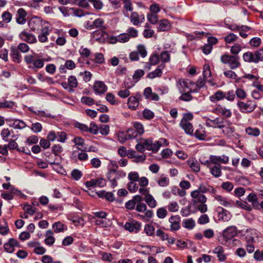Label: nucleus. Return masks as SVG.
Here are the masks:
<instances>
[{
  "label": "nucleus",
  "mask_w": 263,
  "mask_h": 263,
  "mask_svg": "<svg viewBox=\"0 0 263 263\" xmlns=\"http://www.w3.org/2000/svg\"><path fill=\"white\" fill-rule=\"evenodd\" d=\"M205 165L207 166L210 170L211 174L216 178H218L221 176V165H214L213 163L206 161Z\"/></svg>",
  "instance_id": "obj_13"
},
{
  "label": "nucleus",
  "mask_w": 263,
  "mask_h": 263,
  "mask_svg": "<svg viewBox=\"0 0 263 263\" xmlns=\"http://www.w3.org/2000/svg\"><path fill=\"white\" fill-rule=\"evenodd\" d=\"M225 121L223 119L216 118L214 119H208L206 121V125L209 127L221 129L223 127Z\"/></svg>",
  "instance_id": "obj_14"
},
{
  "label": "nucleus",
  "mask_w": 263,
  "mask_h": 263,
  "mask_svg": "<svg viewBox=\"0 0 263 263\" xmlns=\"http://www.w3.org/2000/svg\"><path fill=\"white\" fill-rule=\"evenodd\" d=\"M125 33L128 35L129 40H130L131 37L134 38L138 36V30L133 27H129Z\"/></svg>",
  "instance_id": "obj_62"
},
{
  "label": "nucleus",
  "mask_w": 263,
  "mask_h": 263,
  "mask_svg": "<svg viewBox=\"0 0 263 263\" xmlns=\"http://www.w3.org/2000/svg\"><path fill=\"white\" fill-rule=\"evenodd\" d=\"M19 37L23 41L29 44H34L37 42L35 36L27 30L22 31L19 34Z\"/></svg>",
  "instance_id": "obj_10"
},
{
  "label": "nucleus",
  "mask_w": 263,
  "mask_h": 263,
  "mask_svg": "<svg viewBox=\"0 0 263 263\" xmlns=\"http://www.w3.org/2000/svg\"><path fill=\"white\" fill-rule=\"evenodd\" d=\"M125 87L124 89H121L118 92V95L121 98L125 99L127 98L130 95L129 89L134 86V84L130 85H128V83L126 81L124 82Z\"/></svg>",
  "instance_id": "obj_26"
},
{
  "label": "nucleus",
  "mask_w": 263,
  "mask_h": 263,
  "mask_svg": "<svg viewBox=\"0 0 263 263\" xmlns=\"http://www.w3.org/2000/svg\"><path fill=\"white\" fill-rule=\"evenodd\" d=\"M145 201L147 203L148 205L152 208H155L157 205L156 201L151 194L145 197Z\"/></svg>",
  "instance_id": "obj_51"
},
{
  "label": "nucleus",
  "mask_w": 263,
  "mask_h": 263,
  "mask_svg": "<svg viewBox=\"0 0 263 263\" xmlns=\"http://www.w3.org/2000/svg\"><path fill=\"white\" fill-rule=\"evenodd\" d=\"M214 198L219 203V204L226 208L232 207L233 205V202L228 200L226 198L223 197L221 195H215L214 196Z\"/></svg>",
  "instance_id": "obj_27"
},
{
  "label": "nucleus",
  "mask_w": 263,
  "mask_h": 263,
  "mask_svg": "<svg viewBox=\"0 0 263 263\" xmlns=\"http://www.w3.org/2000/svg\"><path fill=\"white\" fill-rule=\"evenodd\" d=\"M168 144V142L166 139L160 138L158 141H155L154 143H152V151L157 152L159 151L161 146H167Z\"/></svg>",
  "instance_id": "obj_24"
},
{
  "label": "nucleus",
  "mask_w": 263,
  "mask_h": 263,
  "mask_svg": "<svg viewBox=\"0 0 263 263\" xmlns=\"http://www.w3.org/2000/svg\"><path fill=\"white\" fill-rule=\"evenodd\" d=\"M167 208L171 212H177L179 209V205L176 201H172L168 203Z\"/></svg>",
  "instance_id": "obj_55"
},
{
  "label": "nucleus",
  "mask_w": 263,
  "mask_h": 263,
  "mask_svg": "<svg viewBox=\"0 0 263 263\" xmlns=\"http://www.w3.org/2000/svg\"><path fill=\"white\" fill-rule=\"evenodd\" d=\"M144 231L148 236H152L155 232V228L151 224H147L144 226Z\"/></svg>",
  "instance_id": "obj_63"
},
{
  "label": "nucleus",
  "mask_w": 263,
  "mask_h": 263,
  "mask_svg": "<svg viewBox=\"0 0 263 263\" xmlns=\"http://www.w3.org/2000/svg\"><path fill=\"white\" fill-rule=\"evenodd\" d=\"M68 82L70 87V92L73 91V88H76L78 85V82L76 77L71 76L68 79Z\"/></svg>",
  "instance_id": "obj_50"
},
{
  "label": "nucleus",
  "mask_w": 263,
  "mask_h": 263,
  "mask_svg": "<svg viewBox=\"0 0 263 263\" xmlns=\"http://www.w3.org/2000/svg\"><path fill=\"white\" fill-rule=\"evenodd\" d=\"M215 110L216 114L220 115L226 118H229L232 116L231 110L221 105H218Z\"/></svg>",
  "instance_id": "obj_22"
},
{
  "label": "nucleus",
  "mask_w": 263,
  "mask_h": 263,
  "mask_svg": "<svg viewBox=\"0 0 263 263\" xmlns=\"http://www.w3.org/2000/svg\"><path fill=\"white\" fill-rule=\"evenodd\" d=\"M34 55L28 54L24 57V61L27 64L29 65L28 68L36 70L42 68L44 65V61L42 59H36Z\"/></svg>",
  "instance_id": "obj_5"
},
{
  "label": "nucleus",
  "mask_w": 263,
  "mask_h": 263,
  "mask_svg": "<svg viewBox=\"0 0 263 263\" xmlns=\"http://www.w3.org/2000/svg\"><path fill=\"white\" fill-rule=\"evenodd\" d=\"M246 132L249 135L257 137L260 134V130L258 128L249 127L246 129Z\"/></svg>",
  "instance_id": "obj_54"
},
{
  "label": "nucleus",
  "mask_w": 263,
  "mask_h": 263,
  "mask_svg": "<svg viewBox=\"0 0 263 263\" xmlns=\"http://www.w3.org/2000/svg\"><path fill=\"white\" fill-rule=\"evenodd\" d=\"M136 51L138 52L139 56L140 55L142 58H144L147 56V52L146 47L143 45H138L137 46V49Z\"/></svg>",
  "instance_id": "obj_49"
},
{
  "label": "nucleus",
  "mask_w": 263,
  "mask_h": 263,
  "mask_svg": "<svg viewBox=\"0 0 263 263\" xmlns=\"http://www.w3.org/2000/svg\"><path fill=\"white\" fill-rule=\"evenodd\" d=\"M237 234V229L235 226H230L224 230L222 232V238L221 243L226 245L229 241L233 238Z\"/></svg>",
  "instance_id": "obj_6"
},
{
  "label": "nucleus",
  "mask_w": 263,
  "mask_h": 263,
  "mask_svg": "<svg viewBox=\"0 0 263 263\" xmlns=\"http://www.w3.org/2000/svg\"><path fill=\"white\" fill-rule=\"evenodd\" d=\"M93 90L97 94H103L107 90V86L102 81H97L94 83Z\"/></svg>",
  "instance_id": "obj_23"
},
{
  "label": "nucleus",
  "mask_w": 263,
  "mask_h": 263,
  "mask_svg": "<svg viewBox=\"0 0 263 263\" xmlns=\"http://www.w3.org/2000/svg\"><path fill=\"white\" fill-rule=\"evenodd\" d=\"M182 226L184 228L191 230L195 226V222L192 218L184 219L182 222Z\"/></svg>",
  "instance_id": "obj_47"
},
{
  "label": "nucleus",
  "mask_w": 263,
  "mask_h": 263,
  "mask_svg": "<svg viewBox=\"0 0 263 263\" xmlns=\"http://www.w3.org/2000/svg\"><path fill=\"white\" fill-rule=\"evenodd\" d=\"M237 104L239 110L243 113L251 112L256 107V104L251 100H248L247 102L238 101Z\"/></svg>",
  "instance_id": "obj_8"
},
{
  "label": "nucleus",
  "mask_w": 263,
  "mask_h": 263,
  "mask_svg": "<svg viewBox=\"0 0 263 263\" xmlns=\"http://www.w3.org/2000/svg\"><path fill=\"white\" fill-rule=\"evenodd\" d=\"M81 102L82 103L88 106H91L95 104L94 99L89 97H82L81 99Z\"/></svg>",
  "instance_id": "obj_60"
},
{
  "label": "nucleus",
  "mask_w": 263,
  "mask_h": 263,
  "mask_svg": "<svg viewBox=\"0 0 263 263\" xmlns=\"http://www.w3.org/2000/svg\"><path fill=\"white\" fill-rule=\"evenodd\" d=\"M12 126L16 129H23L27 126L26 124L22 120L15 119L13 120Z\"/></svg>",
  "instance_id": "obj_53"
},
{
  "label": "nucleus",
  "mask_w": 263,
  "mask_h": 263,
  "mask_svg": "<svg viewBox=\"0 0 263 263\" xmlns=\"http://www.w3.org/2000/svg\"><path fill=\"white\" fill-rule=\"evenodd\" d=\"M248 201L252 203L253 209L255 210H258V198L256 194L254 193H250L247 197Z\"/></svg>",
  "instance_id": "obj_35"
},
{
  "label": "nucleus",
  "mask_w": 263,
  "mask_h": 263,
  "mask_svg": "<svg viewBox=\"0 0 263 263\" xmlns=\"http://www.w3.org/2000/svg\"><path fill=\"white\" fill-rule=\"evenodd\" d=\"M171 25L168 20L163 19L158 22V31H166L170 29Z\"/></svg>",
  "instance_id": "obj_30"
},
{
  "label": "nucleus",
  "mask_w": 263,
  "mask_h": 263,
  "mask_svg": "<svg viewBox=\"0 0 263 263\" xmlns=\"http://www.w3.org/2000/svg\"><path fill=\"white\" fill-rule=\"evenodd\" d=\"M187 164L195 172H199L200 171V164L196 160L193 159H189L187 160Z\"/></svg>",
  "instance_id": "obj_41"
},
{
  "label": "nucleus",
  "mask_w": 263,
  "mask_h": 263,
  "mask_svg": "<svg viewBox=\"0 0 263 263\" xmlns=\"http://www.w3.org/2000/svg\"><path fill=\"white\" fill-rule=\"evenodd\" d=\"M172 193L175 195H178L180 197H184L186 195V192L183 189H180L177 187H174L172 190Z\"/></svg>",
  "instance_id": "obj_59"
},
{
  "label": "nucleus",
  "mask_w": 263,
  "mask_h": 263,
  "mask_svg": "<svg viewBox=\"0 0 263 263\" xmlns=\"http://www.w3.org/2000/svg\"><path fill=\"white\" fill-rule=\"evenodd\" d=\"M106 184V181L104 179H93L85 182V185L87 188L91 187H103Z\"/></svg>",
  "instance_id": "obj_17"
},
{
  "label": "nucleus",
  "mask_w": 263,
  "mask_h": 263,
  "mask_svg": "<svg viewBox=\"0 0 263 263\" xmlns=\"http://www.w3.org/2000/svg\"><path fill=\"white\" fill-rule=\"evenodd\" d=\"M110 163L114 168L108 169L106 177L110 181L111 186L114 188L118 185L117 181L124 178L126 176V173L123 171L117 170L118 165L115 161H111Z\"/></svg>",
  "instance_id": "obj_2"
},
{
  "label": "nucleus",
  "mask_w": 263,
  "mask_h": 263,
  "mask_svg": "<svg viewBox=\"0 0 263 263\" xmlns=\"http://www.w3.org/2000/svg\"><path fill=\"white\" fill-rule=\"evenodd\" d=\"M28 25L32 31H37L42 26V21L38 17H33L29 21Z\"/></svg>",
  "instance_id": "obj_20"
},
{
  "label": "nucleus",
  "mask_w": 263,
  "mask_h": 263,
  "mask_svg": "<svg viewBox=\"0 0 263 263\" xmlns=\"http://www.w3.org/2000/svg\"><path fill=\"white\" fill-rule=\"evenodd\" d=\"M159 59L160 57L157 53L152 54L149 58V62L146 63L145 67H147L148 69H150L151 66L156 65L159 62Z\"/></svg>",
  "instance_id": "obj_31"
},
{
  "label": "nucleus",
  "mask_w": 263,
  "mask_h": 263,
  "mask_svg": "<svg viewBox=\"0 0 263 263\" xmlns=\"http://www.w3.org/2000/svg\"><path fill=\"white\" fill-rule=\"evenodd\" d=\"M203 76L205 79H208L211 76L210 66L208 64H205L203 67Z\"/></svg>",
  "instance_id": "obj_58"
},
{
  "label": "nucleus",
  "mask_w": 263,
  "mask_h": 263,
  "mask_svg": "<svg viewBox=\"0 0 263 263\" xmlns=\"http://www.w3.org/2000/svg\"><path fill=\"white\" fill-rule=\"evenodd\" d=\"M180 217L179 215L172 216L168 219L171 230L172 231L178 230L180 228Z\"/></svg>",
  "instance_id": "obj_16"
},
{
  "label": "nucleus",
  "mask_w": 263,
  "mask_h": 263,
  "mask_svg": "<svg viewBox=\"0 0 263 263\" xmlns=\"http://www.w3.org/2000/svg\"><path fill=\"white\" fill-rule=\"evenodd\" d=\"M221 129H222L223 134L228 138H231L238 135L235 132V127L231 123H228V125L224 124L223 127Z\"/></svg>",
  "instance_id": "obj_19"
},
{
  "label": "nucleus",
  "mask_w": 263,
  "mask_h": 263,
  "mask_svg": "<svg viewBox=\"0 0 263 263\" xmlns=\"http://www.w3.org/2000/svg\"><path fill=\"white\" fill-rule=\"evenodd\" d=\"M52 227L54 232L56 233L63 232L67 229V226L60 221L54 222Z\"/></svg>",
  "instance_id": "obj_32"
},
{
  "label": "nucleus",
  "mask_w": 263,
  "mask_h": 263,
  "mask_svg": "<svg viewBox=\"0 0 263 263\" xmlns=\"http://www.w3.org/2000/svg\"><path fill=\"white\" fill-rule=\"evenodd\" d=\"M72 141L75 143V146L77 148L81 151H85V149L83 148V145L84 144V140L80 137H75Z\"/></svg>",
  "instance_id": "obj_43"
},
{
  "label": "nucleus",
  "mask_w": 263,
  "mask_h": 263,
  "mask_svg": "<svg viewBox=\"0 0 263 263\" xmlns=\"http://www.w3.org/2000/svg\"><path fill=\"white\" fill-rule=\"evenodd\" d=\"M242 49L241 46L239 44H235L230 49V52L233 55H237Z\"/></svg>",
  "instance_id": "obj_56"
},
{
  "label": "nucleus",
  "mask_w": 263,
  "mask_h": 263,
  "mask_svg": "<svg viewBox=\"0 0 263 263\" xmlns=\"http://www.w3.org/2000/svg\"><path fill=\"white\" fill-rule=\"evenodd\" d=\"M106 100L111 105H117L118 101L116 100L115 96L111 93H107L106 96Z\"/></svg>",
  "instance_id": "obj_61"
},
{
  "label": "nucleus",
  "mask_w": 263,
  "mask_h": 263,
  "mask_svg": "<svg viewBox=\"0 0 263 263\" xmlns=\"http://www.w3.org/2000/svg\"><path fill=\"white\" fill-rule=\"evenodd\" d=\"M164 67V64H160L154 71L148 73V77L150 79H154L156 77H161L162 73V70Z\"/></svg>",
  "instance_id": "obj_36"
},
{
  "label": "nucleus",
  "mask_w": 263,
  "mask_h": 263,
  "mask_svg": "<svg viewBox=\"0 0 263 263\" xmlns=\"http://www.w3.org/2000/svg\"><path fill=\"white\" fill-rule=\"evenodd\" d=\"M192 203L196 210L201 213H205L208 211V206L205 204L207 198L206 196L196 190L191 192Z\"/></svg>",
  "instance_id": "obj_1"
},
{
  "label": "nucleus",
  "mask_w": 263,
  "mask_h": 263,
  "mask_svg": "<svg viewBox=\"0 0 263 263\" xmlns=\"http://www.w3.org/2000/svg\"><path fill=\"white\" fill-rule=\"evenodd\" d=\"M238 55H233L224 53L220 57V61L225 65H228L231 69H236L241 66Z\"/></svg>",
  "instance_id": "obj_3"
},
{
  "label": "nucleus",
  "mask_w": 263,
  "mask_h": 263,
  "mask_svg": "<svg viewBox=\"0 0 263 263\" xmlns=\"http://www.w3.org/2000/svg\"><path fill=\"white\" fill-rule=\"evenodd\" d=\"M224 92L218 90L215 92L213 95H211L209 99L213 103L223 100L224 98Z\"/></svg>",
  "instance_id": "obj_34"
},
{
  "label": "nucleus",
  "mask_w": 263,
  "mask_h": 263,
  "mask_svg": "<svg viewBox=\"0 0 263 263\" xmlns=\"http://www.w3.org/2000/svg\"><path fill=\"white\" fill-rule=\"evenodd\" d=\"M170 52L168 51H163L160 53V58L163 63L162 64H164V63H168L170 61L171 55Z\"/></svg>",
  "instance_id": "obj_52"
},
{
  "label": "nucleus",
  "mask_w": 263,
  "mask_h": 263,
  "mask_svg": "<svg viewBox=\"0 0 263 263\" xmlns=\"http://www.w3.org/2000/svg\"><path fill=\"white\" fill-rule=\"evenodd\" d=\"M20 243L14 238H10L8 241L4 245L5 250L9 253L13 252L15 248H20Z\"/></svg>",
  "instance_id": "obj_15"
},
{
  "label": "nucleus",
  "mask_w": 263,
  "mask_h": 263,
  "mask_svg": "<svg viewBox=\"0 0 263 263\" xmlns=\"http://www.w3.org/2000/svg\"><path fill=\"white\" fill-rule=\"evenodd\" d=\"M157 182L159 186L161 187H165L169 184L170 180L168 177H167L165 175L162 174L157 180Z\"/></svg>",
  "instance_id": "obj_44"
},
{
  "label": "nucleus",
  "mask_w": 263,
  "mask_h": 263,
  "mask_svg": "<svg viewBox=\"0 0 263 263\" xmlns=\"http://www.w3.org/2000/svg\"><path fill=\"white\" fill-rule=\"evenodd\" d=\"M242 58L244 61L246 62L256 63L255 57V52H252L248 51L245 52L243 54Z\"/></svg>",
  "instance_id": "obj_37"
},
{
  "label": "nucleus",
  "mask_w": 263,
  "mask_h": 263,
  "mask_svg": "<svg viewBox=\"0 0 263 263\" xmlns=\"http://www.w3.org/2000/svg\"><path fill=\"white\" fill-rule=\"evenodd\" d=\"M27 13L23 8H20L16 14V21L19 24H24L26 23Z\"/></svg>",
  "instance_id": "obj_25"
},
{
  "label": "nucleus",
  "mask_w": 263,
  "mask_h": 263,
  "mask_svg": "<svg viewBox=\"0 0 263 263\" xmlns=\"http://www.w3.org/2000/svg\"><path fill=\"white\" fill-rule=\"evenodd\" d=\"M217 211L218 213V217L220 220H222L224 221H228L231 219V213L223 208L220 206L218 207Z\"/></svg>",
  "instance_id": "obj_21"
},
{
  "label": "nucleus",
  "mask_w": 263,
  "mask_h": 263,
  "mask_svg": "<svg viewBox=\"0 0 263 263\" xmlns=\"http://www.w3.org/2000/svg\"><path fill=\"white\" fill-rule=\"evenodd\" d=\"M213 253L217 255L219 261H223L226 259V256L222 247L217 246L213 250Z\"/></svg>",
  "instance_id": "obj_28"
},
{
  "label": "nucleus",
  "mask_w": 263,
  "mask_h": 263,
  "mask_svg": "<svg viewBox=\"0 0 263 263\" xmlns=\"http://www.w3.org/2000/svg\"><path fill=\"white\" fill-rule=\"evenodd\" d=\"M141 100V95L137 93L135 96H130L127 100L128 107L132 110H136L139 105V102Z\"/></svg>",
  "instance_id": "obj_11"
},
{
  "label": "nucleus",
  "mask_w": 263,
  "mask_h": 263,
  "mask_svg": "<svg viewBox=\"0 0 263 263\" xmlns=\"http://www.w3.org/2000/svg\"><path fill=\"white\" fill-rule=\"evenodd\" d=\"M20 192L17 189L13 186H11V192H5L2 194L1 196L3 198L7 200H10L13 198L14 195H17Z\"/></svg>",
  "instance_id": "obj_33"
},
{
  "label": "nucleus",
  "mask_w": 263,
  "mask_h": 263,
  "mask_svg": "<svg viewBox=\"0 0 263 263\" xmlns=\"http://www.w3.org/2000/svg\"><path fill=\"white\" fill-rule=\"evenodd\" d=\"M52 30V27L50 24L47 23V25L44 26L41 29V32L38 35L39 41L41 43H45L48 41L47 36Z\"/></svg>",
  "instance_id": "obj_12"
},
{
  "label": "nucleus",
  "mask_w": 263,
  "mask_h": 263,
  "mask_svg": "<svg viewBox=\"0 0 263 263\" xmlns=\"http://www.w3.org/2000/svg\"><path fill=\"white\" fill-rule=\"evenodd\" d=\"M238 38V36L233 33H229L224 37L223 39L226 43L231 44L235 42Z\"/></svg>",
  "instance_id": "obj_48"
},
{
  "label": "nucleus",
  "mask_w": 263,
  "mask_h": 263,
  "mask_svg": "<svg viewBox=\"0 0 263 263\" xmlns=\"http://www.w3.org/2000/svg\"><path fill=\"white\" fill-rule=\"evenodd\" d=\"M13 133L12 130H10L8 128H4L1 132V136L5 142L8 141V138Z\"/></svg>",
  "instance_id": "obj_57"
},
{
  "label": "nucleus",
  "mask_w": 263,
  "mask_h": 263,
  "mask_svg": "<svg viewBox=\"0 0 263 263\" xmlns=\"http://www.w3.org/2000/svg\"><path fill=\"white\" fill-rule=\"evenodd\" d=\"M10 55L13 60L17 63H20L21 60V55L18 52V50L15 47L11 48Z\"/></svg>",
  "instance_id": "obj_39"
},
{
  "label": "nucleus",
  "mask_w": 263,
  "mask_h": 263,
  "mask_svg": "<svg viewBox=\"0 0 263 263\" xmlns=\"http://www.w3.org/2000/svg\"><path fill=\"white\" fill-rule=\"evenodd\" d=\"M124 4L123 13L125 16L128 17V14H126L128 11H132L133 9L130 0H123Z\"/></svg>",
  "instance_id": "obj_45"
},
{
  "label": "nucleus",
  "mask_w": 263,
  "mask_h": 263,
  "mask_svg": "<svg viewBox=\"0 0 263 263\" xmlns=\"http://www.w3.org/2000/svg\"><path fill=\"white\" fill-rule=\"evenodd\" d=\"M256 231L254 229H250L247 230L246 236V240L247 243H252L255 240V237L256 236Z\"/></svg>",
  "instance_id": "obj_38"
},
{
  "label": "nucleus",
  "mask_w": 263,
  "mask_h": 263,
  "mask_svg": "<svg viewBox=\"0 0 263 263\" xmlns=\"http://www.w3.org/2000/svg\"><path fill=\"white\" fill-rule=\"evenodd\" d=\"M193 119L192 113H185L180 122V127L184 130L185 133L189 135H193L194 128L193 125L190 122Z\"/></svg>",
  "instance_id": "obj_4"
},
{
  "label": "nucleus",
  "mask_w": 263,
  "mask_h": 263,
  "mask_svg": "<svg viewBox=\"0 0 263 263\" xmlns=\"http://www.w3.org/2000/svg\"><path fill=\"white\" fill-rule=\"evenodd\" d=\"M141 227V223L134 219L129 220L124 226V228L125 230L128 231L130 233L135 234L140 231Z\"/></svg>",
  "instance_id": "obj_7"
},
{
  "label": "nucleus",
  "mask_w": 263,
  "mask_h": 263,
  "mask_svg": "<svg viewBox=\"0 0 263 263\" xmlns=\"http://www.w3.org/2000/svg\"><path fill=\"white\" fill-rule=\"evenodd\" d=\"M207 161L214 165H220L221 163L227 164L229 161V157L225 155L221 156L211 155Z\"/></svg>",
  "instance_id": "obj_9"
},
{
  "label": "nucleus",
  "mask_w": 263,
  "mask_h": 263,
  "mask_svg": "<svg viewBox=\"0 0 263 263\" xmlns=\"http://www.w3.org/2000/svg\"><path fill=\"white\" fill-rule=\"evenodd\" d=\"M195 137L200 140H204L206 139V134L205 129L201 126H199L195 130V133H193Z\"/></svg>",
  "instance_id": "obj_29"
},
{
  "label": "nucleus",
  "mask_w": 263,
  "mask_h": 263,
  "mask_svg": "<svg viewBox=\"0 0 263 263\" xmlns=\"http://www.w3.org/2000/svg\"><path fill=\"white\" fill-rule=\"evenodd\" d=\"M144 20V15L142 14H139L136 12H133L130 16V22L135 26L142 23Z\"/></svg>",
  "instance_id": "obj_18"
},
{
  "label": "nucleus",
  "mask_w": 263,
  "mask_h": 263,
  "mask_svg": "<svg viewBox=\"0 0 263 263\" xmlns=\"http://www.w3.org/2000/svg\"><path fill=\"white\" fill-rule=\"evenodd\" d=\"M251 29V27L248 26L241 25L240 28L238 31L240 36L243 39L247 38L250 34Z\"/></svg>",
  "instance_id": "obj_42"
},
{
  "label": "nucleus",
  "mask_w": 263,
  "mask_h": 263,
  "mask_svg": "<svg viewBox=\"0 0 263 263\" xmlns=\"http://www.w3.org/2000/svg\"><path fill=\"white\" fill-rule=\"evenodd\" d=\"M253 257L257 261H263V251L257 250L254 253Z\"/></svg>",
  "instance_id": "obj_64"
},
{
  "label": "nucleus",
  "mask_w": 263,
  "mask_h": 263,
  "mask_svg": "<svg viewBox=\"0 0 263 263\" xmlns=\"http://www.w3.org/2000/svg\"><path fill=\"white\" fill-rule=\"evenodd\" d=\"M46 238L45 243L48 246L53 245L55 242V238L53 236V232L51 230H48L45 234Z\"/></svg>",
  "instance_id": "obj_40"
},
{
  "label": "nucleus",
  "mask_w": 263,
  "mask_h": 263,
  "mask_svg": "<svg viewBox=\"0 0 263 263\" xmlns=\"http://www.w3.org/2000/svg\"><path fill=\"white\" fill-rule=\"evenodd\" d=\"M191 204H189L187 206L182 208L180 211V214L182 217H187L191 215L192 213H195L197 210L192 211L191 210Z\"/></svg>",
  "instance_id": "obj_46"
}]
</instances>
